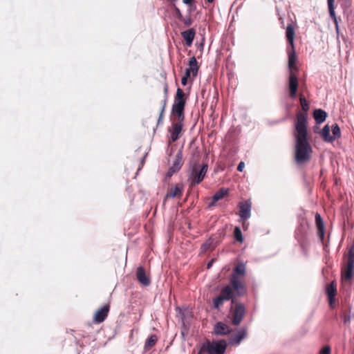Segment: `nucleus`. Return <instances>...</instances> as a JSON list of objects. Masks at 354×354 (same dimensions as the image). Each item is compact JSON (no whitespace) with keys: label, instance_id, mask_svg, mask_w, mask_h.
Returning a JSON list of instances; mask_svg holds the SVG:
<instances>
[{"label":"nucleus","instance_id":"1","mask_svg":"<svg viewBox=\"0 0 354 354\" xmlns=\"http://www.w3.org/2000/svg\"><path fill=\"white\" fill-rule=\"evenodd\" d=\"M295 160L304 164L310 160L312 147L308 140L307 114L299 112L295 122Z\"/></svg>","mask_w":354,"mask_h":354},{"label":"nucleus","instance_id":"2","mask_svg":"<svg viewBox=\"0 0 354 354\" xmlns=\"http://www.w3.org/2000/svg\"><path fill=\"white\" fill-rule=\"evenodd\" d=\"M246 273L245 265L243 263H239L234 268L232 274H231L230 282L232 288H234L236 296L242 297L246 292V288L242 281L241 277H243Z\"/></svg>","mask_w":354,"mask_h":354},{"label":"nucleus","instance_id":"3","mask_svg":"<svg viewBox=\"0 0 354 354\" xmlns=\"http://www.w3.org/2000/svg\"><path fill=\"white\" fill-rule=\"evenodd\" d=\"M207 169L208 165L207 163L200 164L195 162L190 165L187 181L191 188L200 184L204 180Z\"/></svg>","mask_w":354,"mask_h":354},{"label":"nucleus","instance_id":"4","mask_svg":"<svg viewBox=\"0 0 354 354\" xmlns=\"http://www.w3.org/2000/svg\"><path fill=\"white\" fill-rule=\"evenodd\" d=\"M186 104V98L184 91L178 88L174 97V102L171 108V114L178 120L184 121L185 120V107Z\"/></svg>","mask_w":354,"mask_h":354},{"label":"nucleus","instance_id":"5","mask_svg":"<svg viewBox=\"0 0 354 354\" xmlns=\"http://www.w3.org/2000/svg\"><path fill=\"white\" fill-rule=\"evenodd\" d=\"M227 346V342L225 339L212 342L207 339L202 344L198 354H203V353H207V354H224Z\"/></svg>","mask_w":354,"mask_h":354},{"label":"nucleus","instance_id":"6","mask_svg":"<svg viewBox=\"0 0 354 354\" xmlns=\"http://www.w3.org/2000/svg\"><path fill=\"white\" fill-rule=\"evenodd\" d=\"M236 292L231 286L227 285L225 286L221 291L218 296L213 299V308L214 309H219L223 304L224 301H231V304H235Z\"/></svg>","mask_w":354,"mask_h":354},{"label":"nucleus","instance_id":"7","mask_svg":"<svg viewBox=\"0 0 354 354\" xmlns=\"http://www.w3.org/2000/svg\"><path fill=\"white\" fill-rule=\"evenodd\" d=\"M234 304L235 305L234 308L232 306H231L233 317L232 323L234 326H238L241 322L245 314V308L241 303H235Z\"/></svg>","mask_w":354,"mask_h":354},{"label":"nucleus","instance_id":"8","mask_svg":"<svg viewBox=\"0 0 354 354\" xmlns=\"http://www.w3.org/2000/svg\"><path fill=\"white\" fill-rule=\"evenodd\" d=\"M298 79L296 75L292 71L290 73L289 78H288V89H289V95L291 98L294 99L297 96V93L298 90Z\"/></svg>","mask_w":354,"mask_h":354},{"label":"nucleus","instance_id":"9","mask_svg":"<svg viewBox=\"0 0 354 354\" xmlns=\"http://www.w3.org/2000/svg\"><path fill=\"white\" fill-rule=\"evenodd\" d=\"M176 122L172 124V129H169V131L171 133V141L176 142L179 138V135L183 129V121L178 120L174 118Z\"/></svg>","mask_w":354,"mask_h":354},{"label":"nucleus","instance_id":"10","mask_svg":"<svg viewBox=\"0 0 354 354\" xmlns=\"http://www.w3.org/2000/svg\"><path fill=\"white\" fill-rule=\"evenodd\" d=\"M232 332V329L226 324L222 322H218L214 327V333L216 335H227Z\"/></svg>","mask_w":354,"mask_h":354},{"label":"nucleus","instance_id":"11","mask_svg":"<svg viewBox=\"0 0 354 354\" xmlns=\"http://www.w3.org/2000/svg\"><path fill=\"white\" fill-rule=\"evenodd\" d=\"M251 203L245 201L239 204V216L243 221L248 220L251 215Z\"/></svg>","mask_w":354,"mask_h":354},{"label":"nucleus","instance_id":"12","mask_svg":"<svg viewBox=\"0 0 354 354\" xmlns=\"http://www.w3.org/2000/svg\"><path fill=\"white\" fill-rule=\"evenodd\" d=\"M136 279L144 286H148L151 283L149 277L147 275L145 268L139 266L136 270Z\"/></svg>","mask_w":354,"mask_h":354},{"label":"nucleus","instance_id":"13","mask_svg":"<svg viewBox=\"0 0 354 354\" xmlns=\"http://www.w3.org/2000/svg\"><path fill=\"white\" fill-rule=\"evenodd\" d=\"M109 311V306L105 305L101 307L94 315V322L101 323L104 321Z\"/></svg>","mask_w":354,"mask_h":354},{"label":"nucleus","instance_id":"14","mask_svg":"<svg viewBox=\"0 0 354 354\" xmlns=\"http://www.w3.org/2000/svg\"><path fill=\"white\" fill-rule=\"evenodd\" d=\"M247 335L246 329L241 328L236 333L231 335L229 339L230 344H239L242 339L245 338Z\"/></svg>","mask_w":354,"mask_h":354},{"label":"nucleus","instance_id":"15","mask_svg":"<svg viewBox=\"0 0 354 354\" xmlns=\"http://www.w3.org/2000/svg\"><path fill=\"white\" fill-rule=\"evenodd\" d=\"M189 67L185 69V73L196 77L198 74L199 66L195 57H192L189 60Z\"/></svg>","mask_w":354,"mask_h":354},{"label":"nucleus","instance_id":"16","mask_svg":"<svg viewBox=\"0 0 354 354\" xmlns=\"http://www.w3.org/2000/svg\"><path fill=\"white\" fill-rule=\"evenodd\" d=\"M195 35H196V30L193 28H189L187 30L183 31L181 32V35H182L183 38L184 39L185 44L187 46L189 47L192 45Z\"/></svg>","mask_w":354,"mask_h":354},{"label":"nucleus","instance_id":"17","mask_svg":"<svg viewBox=\"0 0 354 354\" xmlns=\"http://www.w3.org/2000/svg\"><path fill=\"white\" fill-rule=\"evenodd\" d=\"M327 2H328V6L330 16L333 19V20L335 23V30L337 32V39H338L339 37V26L337 24V17H336L335 12V8H334L335 0H327Z\"/></svg>","mask_w":354,"mask_h":354},{"label":"nucleus","instance_id":"18","mask_svg":"<svg viewBox=\"0 0 354 354\" xmlns=\"http://www.w3.org/2000/svg\"><path fill=\"white\" fill-rule=\"evenodd\" d=\"M183 164V150L180 149L176 155L175 160L171 167H172V171H178Z\"/></svg>","mask_w":354,"mask_h":354},{"label":"nucleus","instance_id":"19","mask_svg":"<svg viewBox=\"0 0 354 354\" xmlns=\"http://www.w3.org/2000/svg\"><path fill=\"white\" fill-rule=\"evenodd\" d=\"M315 223L318 231V235L321 239H323L324 236V225L322 218L318 213L315 215Z\"/></svg>","mask_w":354,"mask_h":354},{"label":"nucleus","instance_id":"20","mask_svg":"<svg viewBox=\"0 0 354 354\" xmlns=\"http://www.w3.org/2000/svg\"><path fill=\"white\" fill-rule=\"evenodd\" d=\"M313 117L317 124H321L326 120L327 113L325 111L318 109L314 111Z\"/></svg>","mask_w":354,"mask_h":354},{"label":"nucleus","instance_id":"21","mask_svg":"<svg viewBox=\"0 0 354 354\" xmlns=\"http://www.w3.org/2000/svg\"><path fill=\"white\" fill-rule=\"evenodd\" d=\"M286 37L287 41L289 44V45L290 46H295V44H294L295 30L291 24H289L286 27Z\"/></svg>","mask_w":354,"mask_h":354},{"label":"nucleus","instance_id":"22","mask_svg":"<svg viewBox=\"0 0 354 354\" xmlns=\"http://www.w3.org/2000/svg\"><path fill=\"white\" fill-rule=\"evenodd\" d=\"M288 68L290 70H292L295 64L297 55L295 49V46H290V49H288Z\"/></svg>","mask_w":354,"mask_h":354},{"label":"nucleus","instance_id":"23","mask_svg":"<svg viewBox=\"0 0 354 354\" xmlns=\"http://www.w3.org/2000/svg\"><path fill=\"white\" fill-rule=\"evenodd\" d=\"M330 127L328 124H326L321 132V136L325 142H331L335 140L330 134Z\"/></svg>","mask_w":354,"mask_h":354},{"label":"nucleus","instance_id":"24","mask_svg":"<svg viewBox=\"0 0 354 354\" xmlns=\"http://www.w3.org/2000/svg\"><path fill=\"white\" fill-rule=\"evenodd\" d=\"M346 267L354 269V240L348 250Z\"/></svg>","mask_w":354,"mask_h":354},{"label":"nucleus","instance_id":"25","mask_svg":"<svg viewBox=\"0 0 354 354\" xmlns=\"http://www.w3.org/2000/svg\"><path fill=\"white\" fill-rule=\"evenodd\" d=\"M183 192V187L178 185H176L174 187L171 188L168 193L167 194L165 200L167 198H174L178 195H180Z\"/></svg>","mask_w":354,"mask_h":354},{"label":"nucleus","instance_id":"26","mask_svg":"<svg viewBox=\"0 0 354 354\" xmlns=\"http://www.w3.org/2000/svg\"><path fill=\"white\" fill-rule=\"evenodd\" d=\"M326 291L329 302L331 304L334 301V298L336 295V288L333 282L326 286Z\"/></svg>","mask_w":354,"mask_h":354},{"label":"nucleus","instance_id":"27","mask_svg":"<svg viewBox=\"0 0 354 354\" xmlns=\"http://www.w3.org/2000/svg\"><path fill=\"white\" fill-rule=\"evenodd\" d=\"M228 194V189L225 188L219 189L213 196L212 202L216 203L222 199L225 196Z\"/></svg>","mask_w":354,"mask_h":354},{"label":"nucleus","instance_id":"28","mask_svg":"<svg viewBox=\"0 0 354 354\" xmlns=\"http://www.w3.org/2000/svg\"><path fill=\"white\" fill-rule=\"evenodd\" d=\"M158 337L156 335H151L149 337V338L147 339L145 344L144 346V349L145 351H149L151 349L152 346H153L157 342Z\"/></svg>","mask_w":354,"mask_h":354},{"label":"nucleus","instance_id":"29","mask_svg":"<svg viewBox=\"0 0 354 354\" xmlns=\"http://www.w3.org/2000/svg\"><path fill=\"white\" fill-rule=\"evenodd\" d=\"M353 270L346 267L342 273V279L345 281H350L353 277Z\"/></svg>","mask_w":354,"mask_h":354},{"label":"nucleus","instance_id":"30","mask_svg":"<svg viewBox=\"0 0 354 354\" xmlns=\"http://www.w3.org/2000/svg\"><path fill=\"white\" fill-rule=\"evenodd\" d=\"M234 237L236 241L242 243L243 241V237L242 235L241 230L239 227H235L234 230Z\"/></svg>","mask_w":354,"mask_h":354},{"label":"nucleus","instance_id":"31","mask_svg":"<svg viewBox=\"0 0 354 354\" xmlns=\"http://www.w3.org/2000/svg\"><path fill=\"white\" fill-rule=\"evenodd\" d=\"M332 133H333V138H339L341 137V131L340 128L338 126L337 124L335 123L332 125Z\"/></svg>","mask_w":354,"mask_h":354},{"label":"nucleus","instance_id":"32","mask_svg":"<svg viewBox=\"0 0 354 354\" xmlns=\"http://www.w3.org/2000/svg\"><path fill=\"white\" fill-rule=\"evenodd\" d=\"M299 100L303 111L307 112L309 109V104L302 95H300Z\"/></svg>","mask_w":354,"mask_h":354},{"label":"nucleus","instance_id":"33","mask_svg":"<svg viewBox=\"0 0 354 354\" xmlns=\"http://www.w3.org/2000/svg\"><path fill=\"white\" fill-rule=\"evenodd\" d=\"M167 97H165V99L162 101V108H161L160 115H159V118H158V124H159L162 122V120L163 114H164L165 106H166V104H167Z\"/></svg>","mask_w":354,"mask_h":354},{"label":"nucleus","instance_id":"34","mask_svg":"<svg viewBox=\"0 0 354 354\" xmlns=\"http://www.w3.org/2000/svg\"><path fill=\"white\" fill-rule=\"evenodd\" d=\"M212 241L209 239L205 242L201 248L202 252H205L207 250H210L212 248Z\"/></svg>","mask_w":354,"mask_h":354},{"label":"nucleus","instance_id":"35","mask_svg":"<svg viewBox=\"0 0 354 354\" xmlns=\"http://www.w3.org/2000/svg\"><path fill=\"white\" fill-rule=\"evenodd\" d=\"M180 21H183L186 27H189L193 24V20L191 19L189 15L185 17H183V19Z\"/></svg>","mask_w":354,"mask_h":354},{"label":"nucleus","instance_id":"36","mask_svg":"<svg viewBox=\"0 0 354 354\" xmlns=\"http://www.w3.org/2000/svg\"><path fill=\"white\" fill-rule=\"evenodd\" d=\"M172 7L174 10L176 17L179 20L183 19V16L181 13V11L180 10V9L175 4H173Z\"/></svg>","mask_w":354,"mask_h":354},{"label":"nucleus","instance_id":"37","mask_svg":"<svg viewBox=\"0 0 354 354\" xmlns=\"http://www.w3.org/2000/svg\"><path fill=\"white\" fill-rule=\"evenodd\" d=\"M320 354H330V347L329 346H324L320 352Z\"/></svg>","mask_w":354,"mask_h":354},{"label":"nucleus","instance_id":"38","mask_svg":"<svg viewBox=\"0 0 354 354\" xmlns=\"http://www.w3.org/2000/svg\"><path fill=\"white\" fill-rule=\"evenodd\" d=\"M191 77V75L186 74L185 73L184 75L183 76L182 79H181V84L183 85V86H185L187 84V80Z\"/></svg>","mask_w":354,"mask_h":354},{"label":"nucleus","instance_id":"39","mask_svg":"<svg viewBox=\"0 0 354 354\" xmlns=\"http://www.w3.org/2000/svg\"><path fill=\"white\" fill-rule=\"evenodd\" d=\"M245 167V164L243 162H240L238 165V167H237V170L239 171H242L243 168Z\"/></svg>","mask_w":354,"mask_h":354},{"label":"nucleus","instance_id":"40","mask_svg":"<svg viewBox=\"0 0 354 354\" xmlns=\"http://www.w3.org/2000/svg\"><path fill=\"white\" fill-rule=\"evenodd\" d=\"M194 0H183V2L189 6H192L194 3Z\"/></svg>","mask_w":354,"mask_h":354},{"label":"nucleus","instance_id":"41","mask_svg":"<svg viewBox=\"0 0 354 354\" xmlns=\"http://www.w3.org/2000/svg\"><path fill=\"white\" fill-rule=\"evenodd\" d=\"M172 167H170L169 168V170L167 171V176H171L174 173H176V171H172Z\"/></svg>","mask_w":354,"mask_h":354},{"label":"nucleus","instance_id":"42","mask_svg":"<svg viewBox=\"0 0 354 354\" xmlns=\"http://www.w3.org/2000/svg\"><path fill=\"white\" fill-rule=\"evenodd\" d=\"M195 10H196V6H194V3H193L192 6H189V8L188 10L189 14L190 15Z\"/></svg>","mask_w":354,"mask_h":354},{"label":"nucleus","instance_id":"43","mask_svg":"<svg viewBox=\"0 0 354 354\" xmlns=\"http://www.w3.org/2000/svg\"><path fill=\"white\" fill-rule=\"evenodd\" d=\"M164 92H165V97H167L168 87H167V84H165V86L164 87Z\"/></svg>","mask_w":354,"mask_h":354},{"label":"nucleus","instance_id":"44","mask_svg":"<svg viewBox=\"0 0 354 354\" xmlns=\"http://www.w3.org/2000/svg\"><path fill=\"white\" fill-rule=\"evenodd\" d=\"M145 156H144L142 160H141V165L142 166L144 162H145Z\"/></svg>","mask_w":354,"mask_h":354},{"label":"nucleus","instance_id":"45","mask_svg":"<svg viewBox=\"0 0 354 354\" xmlns=\"http://www.w3.org/2000/svg\"><path fill=\"white\" fill-rule=\"evenodd\" d=\"M212 261L209 262L207 264V268H209L212 266Z\"/></svg>","mask_w":354,"mask_h":354},{"label":"nucleus","instance_id":"46","mask_svg":"<svg viewBox=\"0 0 354 354\" xmlns=\"http://www.w3.org/2000/svg\"><path fill=\"white\" fill-rule=\"evenodd\" d=\"M349 319H350V318H349V317H348V318H345V319H344V322L346 323V322H348V321H349Z\"/></svg>","mask_w":354,"mask_h":354},{"label":"nucleus","instance_id":"47","mask_svg":"<svg viewBox=\"0 0 354 354\" xmlns=\"http://www.w3.org/2000/svg\"><path fill=\"white\" fill-rule=\"evenodd\" d=\"M209 3H212L214 0H207Z\"/></svg>","mask_w":354,"mask_h":354},{"label":"nucleus","instance_id":"48","mask_svg":"<svg viewBox=\"0 0 354 354\" xmlns=\"http://www.w3.org/2000/svg\"><path fill=\"white\" fill-rule=\"evenodd\" d=\"M342 39H343L344 41L346 40V38L344 37V35H342Z\"/></svg>","mask_w":354,"mask_h":354}]
</instances>
